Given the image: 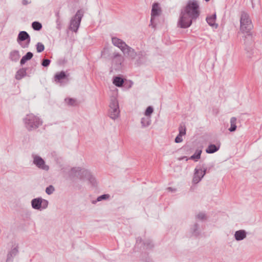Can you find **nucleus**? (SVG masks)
Returning a JSON list of instances; mask_svg holds the SVG:
<instances>
[{
	"instance_id": "nucleus-4",
	"label": "nucleus",
	"mask_w": 262,
	"mask_h": 262,
	"mask_svg": "<svg viewBox=\"0 0 262 262\" xmlns=\"http://www.w3.org/2000/svg\"><path fill=\"white\" fill-rule=\"evenodd\" d=\"M199 5L197 1H189L184 12L187 13L192 18L196 19L199 15Z\"/></svg>"
},
{
	"instance_id": "nucleus-9",
	"label": "nucleus",
	"mask_w": 262,
	"mask_h": 262,
	"mask_svg": "<svg viewBox=\"0 0 262 262\" xmlns=\"http://www.w3.org/2000/svg\"><path fill=\"white\" fill-rule=\"evenodd\" d=\"M192 19H195L192 18L186 12L182 11L178 21V26L181 28H187L191 25Z\"/></svg>"
},
{
	"instance_id": "nucleus-36",
	"label": "nucleus",
	"mask_w": 262,
	"mask_h": 262,
	"mask_svg": "<svg viewBox=\"0 0 262 262\" xmlns=\"http://www.w3.org/2000/svg\"><path fill=\"white\" fill-rule=\"evenodd\" d=\"M154 112V108L152 106H148L145 112V115L146 117H148L150 118V115Z\"/></svg>"
},
{
	"instance_id": "nucleus-43",
	"label": "nucleus",
	"mask_w": 262,
	"mask_h": 262,
	"mask_svg": "<svg viewBox=\"0 0 262 262\" xmlns=\"http://www.w3.org/2000/svg\"><path fill=\"white\" fill-rule=\"evenodd\" d=\"M56 22L57 24V28L58 30H60L61 29V22H60V19H56Z\"/></svg>"
},
{
	"instance_id": "nucleus-22",
	"label": "nucleus",
	"mask_w": 262,
	"mask_h": 262,
	"mask_svg": "<svg viewBox=\"0 0 262 262\" xmlns=\"http://www.w3.org/2000/svg\"><path fill=\"white\" fill-rule=\"evenodd\" d=\"M216 17V14L214 13L210 16H207L206 19V21L209 26L211 27H215V28L218 26L217 24L215 23Z\"/></svg>"
},
{
	"instance_id": "nucleus-37",
	"label": "nucleus",
	"mask_w": 262,
	"mask_h": 262,
	"mask_svg": "<svg viewBox=\"0 0 262 262\" xmlns=\"http://www.w3.org/2000/svg\"><path fill=\"white\" fill-rule=\"evenodd\" d=\"M186 128L185 125L181 124L179 127V134L182 136H184L186 134Z\"/></svg>"
},
{
	"instance_id": "nucleus-47",
	"label": "nucleus",
	"mask_w": 262,
	"mask_h": 262,
	"mask_svg": "<svg viewBox=\"0 0 262 262\" xmlns=\"http://www.w3.org/2000/svg\"><path fill=\"white\" fill-rule=\"evenodd\" d=\"M167 189H168V190H169V191H176V189H173V188H171V187H168V188H167Z\"/></svg>"
},
{
	"instance_id": "nucleus-7",
	"label": "nucleus",
	"mask_w": 262,
	"mask_h": 262,
	"mask_svg": "<svg viewBox=\"0 0 262 262\" xmlns=\"http://www.w3.org/2000/svg\"><path fill=\"white\" fill-rule=\"evenodd\" d=\"M207 172H208L207 168L205 164L197 166L194 169L193 182L194 184L198 183Z\"/></svg>"
},
{
	"instance_id": "nucleus-24",
	"label": "nucleus",
	"mask_w": 262,
	"mask_h": 262,
	"mask_svg": "<svg viewBox=\"0 0 262 262\" xmlns=\"http://www.w3.org/2000/svg\"><path fill=\"white\" fill-rule=\"evenodd\" d=\"M33 56V54L31 52H27L24 56H23L20 61V66H23L25 63L32 59Z\"/></svg>"
},
{
	"instance_id": "nucleus-8",
	"label": "nucleus",
	"mask_w": 262,
	"mask_h": 262,
	"mask_svg": "<svg viewBox=\"0 0 262 262\" xmlns=\"http://www.w3.org/2000/svg\"><path fill=\"white\" fill-rule=\"evenodd\" d=\"M17 41L21 48H28L31 41L30 36L26 31H20L17 36Z\"/></svg>"
},
{
	"instance_id": "nucleus-15",
	"label": "nucleus",
	"mask_w": 262,
	"mask_h": 262,
	"mask_svg": "<svg viewBox=\"0 0 262 262\" xmlns=\"http://www.w3.org/2000/svg\"><path fill=\"white\" fill-rule=\"evenodd\" d=\"M136 58L135 64L137 66L145 63L147 61V57L145 54L141 51L137 53Z\"/></svg>"
},
{
	"instance_id": "nucleus-17",
	"label": "nucleus",
	"mask_w": 262,
	"mask_h": 262,
	"mask_svg": "<svg viewBox=\"0 0 262 262\" xmlns=\"http://www.w3.org/2000/svg\"><path fill=\"white\" fill-rule=\"evenodd\" d=\"M68 75L64 71L57 73L54 76V80L57 83H61L62 81L67 78Z\"/></svg>"
},
{
	"instance_id": "nucleus-23",
	"label": "nucleus",
	"mask_w": 262,
	"mask_h": 262,
	"mask_svg": "<svg viewBox=\"0 0 262 262\" xmlns=\"http://www.w3.org/2000/svg\"><path fill=\"white\" fill-rule=\"evenodd\" d=\"M190 231L192 234L195 236H198L200 234L199 225L195 223L190 228Z\"/></svg>"
},
{
	"instance_id": "nucleus-19",
	"label": "nucleus",
	"mask_w": 262,
	"mask_h": 262,
	"mask_svg": "<svg viewBox=\"0 0 262 262\" xmlns=\"http://www.w3.org/2000/svg\"><path fill=\"white\" fill-rule=\"evenodd\" d=\"M247 236V232L243 229L235 231L234 238L237 241H241L244 239Z\"/></svg>"
},
{
	"instance_id": "nucleus-25",
	"label": "nucleus",
	"mask_w": 262,
	"mask_h": 262,
	"mask_svg": "<svg viewBox=\"0 0 262 262\" xmlns=\"http://www.w3.org/2000/svg\"><path fill=\"white\" fill-rule=\"evenodd\" d=\"M20 55L17 50H13L10 53L9 58L12 61H17Z\"/></svg>"
},
{
	"instance_id": "nucleus-11",
	"label": "nucleus",
	"mask_w": 262,
	"mask_h": 262,
	"mask_svg": "<svg viewBox=\"0 0 262 262\" xmlns=\"http://www.w3.org/2000/svg\"><path fill=\"white\" fill-rule=\"evenodd\" d=\"M112 63L116 66L115 69H119L124 60L123 57L119 53L114 52L112 57Z\"/></svg>"
},
{
	"instance_id": "nucleus-27",
	"label": "nucleus",
	"mask_w": 262,
	"mask_h": 262,
	"mask_svg": "<svg viewBox=\"0 0 262 262\" xmlns=\"http://www.w3.org/2000/svg\"><path fill=\"white\" fill-rule=\"evenodd\" d=\"M124 82V79L119 76H115L113 78V83L118 87L122 86Z\"/></svg>"
},
{
	"instance_id": "nucleus-49",
	"label": "nucleus",
	"mask_w": 262,
	"mask_h": 262,
	"mask_svg": "<svg viewBox=\"0 0 262 262\" xmlns=\"http://www.w3.org/2000/svg\"><path fill=\"white\" fill-rule=\"evenodd\" d=\"M205 1H206V2H208V1H209L210 0H205Z\"/></svg>"
},
{
	"instance_id": "nucleus-30",
	"label": "nucleus",
	"mask_w": 262,
	"mask_h": 262,
	"mask_svg": "<svg viewBox=\"0 0 262 262\" xmlns=\"http://www.w3.org/2000/svg\"><path fill=\"white\" fill-rule=\"evenodd\" d=\"M201 153H202V150H201V149L196 150L195 153L189 158V159L194 160L195 161H197L198 160L200 159Z\"/></svg>"
},
{
	"instance_id": "nucleus-16",
	"label": "nucleus",
	"mask_w": 262,
	"mask_h": 262,
	"mask_svg": "<svg viewBox=\"0 0 262 262\" xmlns=\"http://www.w3.org/2000/svg\"><path fill=\"white\" fill-rule=\"evenodd\" d=\"M161 12V8L159 7V5L157 3H155L152 5L151 12V25H152V20L154 17L159 16Z\"/></svg>"
},
{
	"instance_id": "nucleus-32",
	"label": "nucleus",
	"mask_w": 262,
	"mask_h": 262,
	"mask_svg": "<svg viewBox=\"0 0 262 262\" xmlns=\"http://www.w3.org/2000/svg\"><path fill=\"white\" fill-rule=\"evenodd\" d=\"M32 27L35 31H39L42 29V25L38 21H34L32 23Z\"/></svg>"
},
{
	"instance_id": "nucleus-28",
	"label": "nucleus",
	"mask_w": 262,
	"mask_h": 262,
	"mask_svg": "<svg viewBox=\"0 0 262 262\" xmlns=\"http://www.w3.org/2000/svg\"><path fill=\"white\" fill-rule=\"evenodd\" d=\"M236 118L234 117L230 119V127L229 128L230 132H233L236 129Z\"/></svg>"
},
{
	"instance_id": "nucleus-18",
	"label": "nucleus",
	"mask_w": 262,
	"mask_h": 262,
	"mask_svg": "<svg viewBox=\"0 0 262 262\" xmlns=\"http://www.w3.org/2000/svg\"><path fill=\"white\" fill-rule=\"evenodd\" d=\"M112 41L113 44L119 48L121 50H122L124 47H126V43L123 41L122 40L116 37H113L112 38Z\"/></svg>"
},
{
	"instance_id": "nucleus-38",
	"label": "nucleus",
	"mask_w": 262,
	"mask_h": 262,
	"mask_svg": "<svg viewBox=\"0 0 262 262\" xmlns=\"http://www.w3.org/2000/svg\"><path fill=\"white\" fill-rule=\"evenodd\" d=\"M36 47L38 53H41L45 50V46L41 42H38Z\"/></svg>"
},
{
	"instance_id": "nucleus-3",
	"label": "nucleus",
	"mask_w": 262,
	"mask_h": 262,
	"mask_svg": "<svg viewBox=\"0 0 262 262\" xmlns=\"http://www.w3.org/2000/svg\"><path fill=\"white\" fill-rule=\"evenodd\" d=\"M253 28L250 17L245 12H242L240 19V30L243 33H249Z\"/></svg>"
},
{
	"instance_id": "nucleus-40",
	"label": "nucleus",
	"mask_w": 262,
	"mask_h": 262,
	"mask_svg": "<svg viewBox=\"0 0 262 262\" xmlns=\"http://www.w3.org/2000/svg\"><path fill=\"white\" fill-rule=\"evenodd\" d=\"M51 63V60L49 59H43L41 61V66L43 67H48Z\"/></svg>"
},
{
	"instance_id": "nucleus-45",
	"label": "nucleus",
	"mask_w": 262,
	"mask_h": 262,
	"mask_svg": "<svg viewBox=\"0 0 262 262\" xmlns=\"http://www.w3.org/2000/svg\"><path fill=\"white\" fill-rule=\"evenodd\" d=\"M142 242V239L141 237H138L137 238H136V243L137 244H140V243H141Z\"/></svg>"
},
{
	"instance_id": "nucleus-5",
	"label": "nucleus",
	"mask_w": 262,
	"mask_h": 262,
	"mask_svg": "<svg viewBox=\"0 0 262 262\" xmlns=\"http://www.w3.org/2000/svg\"><path fill=\"white\" fill-rule=\"evenodd\" d=\"M83 12L81 10L77 11L75 15L72 18L70 21L69 29L74 32H76L79 27Z\"/></svg>"
},
{
	"instance_id": "nucleus-34",
	"label": "nucleus",
	"mask_w": 262,
	"mask_h": 262,
	"mask_svg": "<svg viewBox=\"0 0 262 262\" xmlns=\"http://www.w3.org/2000/svg\"><path fill=\"white\" fill-rule=\"evenodd\" d=\"M144 246L145 248L147 249H150L154 247V244H152V242L150 239L146 240L143 243Z\"/></svg>"
},
{
	"instance_id": "nucleus-31",
	"label": "nucleus",
	"mask_w": 262,
	"mask_h": 262,
	"mask_svg": "<svg viewBox=\"0 0 262 262\" xmlns=\"http://www.w3.org/2000/svg\"><path fill=\"white\" fill-rule=\"evenodd\" d=\"M195 219L204 221L207 219V216L204 212H201L195 215Z\"/></svg>"
},
{
	"instance_id": "nucleus-29",
	"label": "nucleus",
	"mask_w": 262,
	"mask_h": 262,
	"mask_svg": "<svg viewBox=\"0 0 262 262\" xmlns=\"http://www.w3.org/2000/svg\"><path fill=\"white\" fill-rule=\"evenodd\" d=\"M151 120L150 118L148 117H143L141 119V123L143 127H145L150 124Z\"/></svg>"
},
{
	"instance_id": "nucleus-44",
	"label": "nucleus",
	"mask_w": 262,
	"mask_h": 262,
	"mask_svg": "<svg viewBox=\"0 0 262 262\" xmlns=\"http://www.w3.org/2000/svg\"><path fill=\"white\" fill-rule=\"evenodd\" d=\"M30 3H31V1L29 2L28 0H23L22 1V4L23 5H27Z\"/></svg>"
},
{
	"instance_id": "nucleus-41",
	"label": "nucleus",
	"mask_w": 262,
	"mask_h": 262,
	"mask_svg": "<svg viewBox=\"0 0 262 262\" xmlns=\"http://www.w3.org/2000/svg\"><path fill=\"white\" fill-rule=\"evenodd\" d=\"M49 202L47 200L42 199V203H41V209H46L48 207Z\"/></svg>"
},
{
	"instance_id": "nucleus-26",
	"label": "nucleus",
	"mask_w": 262,
	"mask_h": 262,
	"mask_svg": "<svg viewBox=\"0 0 262 262\" xmlns=\"http://www.w3.org/2000/svg\"><path fill=\"white\" fill-rule=\"evenodd\" d=\"M220 149V146H216L215 144H210L206 149V152L208 154H213L218 151Z\"/></svg>"
},
{
	"instance_id": "nucleus-21",
	"label": "nucleus",
	"mask_w": 262,
	"mask_h": 262,
	"mask_svg": "<svg viewBox=\"0 0 262 262\" xmlns=\"http://www.w3.org/2000/svg\"><path fill=\"white\" fill-rule=\"evenodd\" d=\"M28 68H23L19 69L16 73L15 79L17 80H20L27 75V70Z\"/></svg>"
},
{
	"instance_id": "nucleus-50",
	"label": "nucleus",
	"mask_w": 262,
	"mask_h": 262,
	"mask_svg": "<svg viewBox=\"0 0 262 262\" xmlns=\"http://www.w3.org/2000/svg\"><path fill=\"white\" fill-rule=\"evenodd\" d=\"M199 175H201V172H200V173H199Z\"/></svg>"
},
{
	"instance_id": "nucleus-46",
	"label": "nucleus",
	"mask_w": 262,
	"mask_h": 262,
	"mask_svg": "<svg viewBox=\"0 0 262 262\" xmlns=\"http://www.w3.org/2000/svg\"><path fill=\"white\" fill-rule=\"evenodd\" d=\"M56 16L57 17V19H60L59 12H57L56 13Z\"/></svg>"
},
{
	"instance_id": "nucleus-14",
	"label": "nucleus",
	"mask_w": 262,
	"mask_h": 262,
	"mask_svg": "<svg viewBox=\"0 0 262 262\" xmlns=\"http://www.w3.org/2000/svg\"><path fill=\"white\" fill-rule=\"evenodd\" d=\"M18 246L12 248L7 253L6 262H13L14 258L18 254Z\"/></svg>"
},
{
	"instance_id": "nucleus-6",
	"label": "nucleus",
	"mask_w": 262,
	"mask_h": 262,
	"mask_svg": "<svg viewBox=\"0 0 262 262\" xmlns=\"http://www.w3.org/2000/svg\"><path fill=\"white\" fill-rule=\"evenodd\" d=\"M120 114L119 108V104L117 99L115 98H112L110 103L109 116L112 119L117 118Z\"/></svg>"
},
{
	"instance_id": "nucleus-12",
	"label": "nucleus",
	"mask_w": 262,
	"mask_h": 262,
	"mask_svg": "<svg viewBox=\"0 0 262 262\" xmlns=\"http://www.w3.org/2000/svg\"><path fill=\"white\" fill-rule=\"evenodd\" d=\"M124 55L133 60L136 58L137 52L132 48L126 45V47L121 50Z\"/></svg>"
},
{
	"instance_id": "nucleus-13",
	"label": "nucleus",
	"mask_w": 262,
	"mask_h": 262,
	"mask_svg": "<svg viewBox=\"0 0 262 262\" xmlns=\"http://www.w3.org/2000/svg\"><path fill=\"white\" fill-rule=\"evenodd\" d=\"M247 34L244 36V45H245V50L249 51L253 45V33L252 32L249 33H246Z\"/></svg>"
},
{
	"instance_id": "nucleus-48",
	"label": "nucleus",
	"mask_w": 262,
	"mask_h": 262,
	"mask_svg": "<svg viewBox=\"0 0 262 262\" xmlns=\"http://www.w3.org/2000/svg\"><path fill=\"white\" fill-rule=\"evenodd\" d=\"M186 159V161L188 160V158L186 156H184V157L181 158L180 159Z\"/></svg>"
},
{
	"instance_id": "nucleus-20",
	"label": "nucleus",
	"mask_w": 262,
	"mask_h": 262,
	"mask_svg": "<svg viewBox=\"0 0 262 262\" xmlns=\"http://www.w3.org/2000/svg\"><path fill=\"white\" fill-rule=\"evenodd\" d=\"M41 203H42L41 198H37L33 199L31 201V205L33 209L36 210H41Z\"/></svg>"
},
{
	"instance_id": "nucleus-10",
	"label": "nucleus",
	"mask_w": 262,
	"mask_h": 262,
	"mask_svg": "<svg viewBox=\"0 0 262 262\" xmlns=\"http://www.w3.org/2000/svg\"><path fill=\"white\" fill-rule=\"evenodd\" d=\"M33 164L36 165L38 168L48 171L49 170V166L46 164L45 160L40 156L33 155Z\"/></svg>"
},
{
	"instance_id": "nucleus-35",
	"label": "nucleus",
	"mask_w": 262,
	"mask_h": 262,
	"mask_svg": "<svg viewBox=\"0 0 262 262\" xmlns=\"http://www.w3.org/2000/svg\"><path fill=\"white\" fill-rule=\"evenodd\" d=\"M65 101L70 106H75L76 105V100L73 98H66Z\"/></svg>"
},
{
	"instance_id": "nucleus-33",
	"label": "nucleus",
	"mask_w": 262,
	"mask_h": 262,
	"mask_svg": "<svg viewBox=\"0 0 262 262\" xmlns=\"http://www.w3.org/2000/svg\"><path fill=\"white\" fill-rule=\"evenodd\" d=\"M110 197V195L108 194H102L98 196L96 201H93L92 203L95 204L97 202L101 201L102 200H106Z\"/></svg>"
},
{
	"instance_id": "nucleus-1",
	"label": "nucleus",
	"mask_w": 262,
	"mask_h": 262,
	"mask_svg": "<svg viewBox=\"0 0 262 262\" xmlns=\"http://www.w3.org/2000/svg\"><path fill=\"white\" fill-rule=\"evenodd\" d=\"M69 174L72 178L76 177L81 180L86 179L93 186L96 185L97 182L95 178L87 169H82L80 167H73Z\"/></svg>"
},
{
	"instance_id": "nucleus-42",
	"label": "nucleus",
	"mask_w": 262,
	"mask_h": 262,
	"mask_svg": "<svg viewBox=\"0 0 262 262\" xmlns=\"http://www.w3.org/2000/svg\"><path fill=\"white\" fill-rule=\"evenodd\" d=\"M182 136H183L178 134V135L176 137V138L174 139V142L177 143H179L182 142V141H183Z\"/></svg>"
},
{
	"instance_id": "nucleus-2",
	"label": "nucleus",
	"mask_w": 262,
	"mask_h": 262,
	"mask_svg": "<svg viewBox=\"0 0 262 262\" xmlns=\"http://www.w3.org/2000/svg\"><path fill=\"white\" fill-rule=\"evenodd\" d=\"M24 121L26 128L29 131L37 128L42 123L40 119L33 114L27 115L24 118Z\"/></svg>"
},
{
	"instance_id": "nucleus-39",
	"label": "nucleus",
	"mask_w": 262,
	"mask_h": 262,
	"mask_svg": "<svg viewBox=\"0 0 262 262\" xmlns=\"http://www.w3.org/2000/svg\"><path fill=\"white\" fill-rule=\"evenodd\" d=\"M55 189L54 187L52 185H50L48 187H47L46 189V192L50 195L53 193Z\"/></svg>"
}]
</instances>
